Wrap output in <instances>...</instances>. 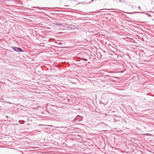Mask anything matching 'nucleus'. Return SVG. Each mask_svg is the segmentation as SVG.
<instances>
[{
    "mask_svg": "<svg viewBox=\"0 0 154 154\" xmlns=\"http://www.w3.org/2000/svg\"><path fill=\"white\" fill-rule=\"evenodd\" d=\"M14 51L17 52H23V51L21 48L16 47H12L11 48Z\"/></svg>",
    "mask_w": 154,
    "mask_h": 154,
    "instance_id": "obj_1",
    "label": "nucleus"
},
{
    "mask_svg": "<svg viewBox=\"0 0 154 154\" xmlns=\"http://www.w3.org/2000/svg\"><path fill=\"white\" fill-rule=\"evenodd\" d=\"M41 27V26L40 25V24H39V28L40 27Z\"/></svg>",
    "mask_w": 154,
    "mask_h": 154,
    "instance_id": "obj_2",
    "label": "nucleus"
},
{
    "mask_svg": "<svg viewBox=\"0 0 154 154\" xmlns=\"http://www.w3.org/2000/svg\"><path fill=\"white\" fill-rule=\"evenodd\" d=\"M85 60L86 61V60H86V59H85Z\"/></svg>",
    "mask_w": 154,
    "mask_h": 154,
    "instance_id": "obj_3",
    "label": "nucleus"
}]
</instances>
